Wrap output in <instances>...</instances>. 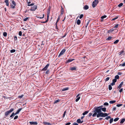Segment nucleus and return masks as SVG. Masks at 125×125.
I'll list each match as a JSON object with an SVG mask.
<instances>
[{
    "label": "nucleus",
    "instance_id": "f257e3e1",
    "mask_svg": "<svg viewBox=\"0 0 125 125\" xmlns=\"http://www.w3.org/2000/svg\"><path fill=\"white\" fill-rule=\"evenodd\" d=\"M101 107H103V106L102 105L100 106L95 107L94 108V110L93 112L94 113L92 115L93 117H94L96 116V115H97V114H99L101 112Z\"/></svg>",
    "mask_w": 125,
    "mask_h": 125
},
{
    "label": "nucleus",
    "instance_id": "f03ea898",
    "mask_svg": "<svg viewBox=\"0 0 125 125\" xmlns=\"http://www.w3.org/2000/svg\"><path fill=\"white\" fill-rule=\"evenodd\" d=\"M109 115V114H107L106 113H103L101 112L100 113L97 114V117H99L100 116L102 117H105Z\"/></svg>",
    "mask_w": 125,
    "mask_h": 125
},
{
    "label": "nucleus",
    "instance_id": "7ed1b4c3",
    "mask_svg": "<svg viewBox=\"0 0 125 125\" xmlns=\"http://www.w3.org/2000/svg\"><path fill=\"white\" fill-rule=\"evenodd\" d=\"M14 110V109L13 108H11L10 110L5 112V116H8L10 113H11Z\"/></svg>",
    "mask_w": 125,
    "mask_h": 125
},
{
    "label": "nucleus",
    "instance_id": "20e7f679",
    "mask_svg": "<svg viewBox=\"0 0 125 125\" xmlns=\"http://www.w3.org/2000/svg\"><path fill=\"white\" fill-rule=\"evenodd\" d=\"M98 0H95L93 2L92 6L94 8L97 5V4L98 3Z\"/></svg>",
    "mask_w": 125,
    "mask_h": 125
},
{
    "label": "nucleus",
    "instance_id": "39448f33",
    "mask_svg": "<svg viewBox=\"0 0 125 125\" xmlns=\"http://www.w3.org/2000/svg\"><path fill=\"white\" fill-rule=\"evenodd\" d=\"M50 64H48L46 65L42 70V71H45L47 69L48 67L49 66Z\"/></svg>",
    "mask_w": 125,
    "mask_h": 125
},
{
    "label": "nucleus",
    "instance_id": "423d86ee",
    "mask_svg": "<svg viewBox=\"0 0 125 125\" xmlns=\"http://www.w3.org/2000/svg\"><path fill=\"white\" fill-rule=\"evenodd\" d=\"M65 51L66 50L65 49H62L59 54L58 56V57H59L60 56L62 55L65 52Z\"/></svg>",
    "mask_w": 125,
    "mask_h": 125
},
{
    "label": "nucleus",
    "instance_id": "0eeeda50",
    "mask_svg": "<svg viewBox=\"0 0 125 125\" xmlns=\"http://www.w3.org/2000/svg\"><path fill=\"white\" fill-rule=\"evenodd\" d=\"M37 9V6L34 5L30 9V10L32 11H34Z\"/></svg>",
    "mask_w": 125,
    "mask_h": 125
},
{
    "label": "nucleus",
    "instance_id": "6e6552de",
    "mask_svg": "<svg viewBox=\"0 0 125 125\" xmlns=\"http://www.w3.org/2000/svg\"><path fill=\"white\" fill-rule=\"evenodd\" d=\"M115 29H114V28H112L111 29H110L109 30H108V33H111L112 32H113L114 30Z\"/></svg>",
    "mask_w": 125,
    "mask_h": 125
},
{
    "label": "nucleus",
    "instance_id": "1a4fd4ad",
    "mask_svg": "<svg viewBox=\"0 0 125 125\" xmlns=\"http://www.w3.org/2000/svg\"><path fill=\"white\" fill-rule=\"evenodd\" d=\"M76 67H71L70 68L69 70L71 71L76 70Z\"/></svg>",
    "mask_w": 125,
    "mask_h": 125
},
{
    "label": "nucleus",
    "instance_id": "9d476101",
    "mask_svg": "<svg viewBox=\"0 0 125 125\" xmlns=\"http://www.w3.org/2000/svg\"><path fill=\"white\" fill-rule=\"evenodd\" d=\"M123 84V82H122L119 85V86L118 87V88H119V89H120L122 87V85Z\"/></svg>",
    "mask_w": 125,
    "mask_h": 125
},
{
    "label": "nucleus",
    "instance_id": "9b49d317",
    "mask_svg": "<svg viewBox=\"0 0 125 125\" xmlns=\"http://www.w3.org/2000/svg\"><path fill=\"white\" fill-rule=\"evenodd\" d=\"M30 123L31 125H37L38 124L37 122H30Z\"/></svg>",
    "mask_w": 125,
    "mask_h": 125
},
{
    "label": "nucleus",
    "instance_id": "f8f14e48",
    "mask_svg": "<svg viewBox=\"0 0 125 125\" xmlns=\"http://www.w3.org/2000/svg\"><path fill=\"white\" fill-rule=\"evenodd\" d=\"M75 60V59H68V60H67V61L66 62L67 63H68L69 62H71L72 61H74Z\"/></svg>",
    "mask_w": 125,
    "mask_h": 125
},
{
    "label": "nucleus",
    "instance_id": "ddd939ff",
    "mask_svg": "<svg viewBox=\"0 0 125 125\" xmlns=\"http://www.w3.org/2000/svg\"><path fill=\"white\" fill-rule=\"evenodd\" d=\"M102 107H101V110L104 112H105L106 110V108L105 107L102 108Z\"/></svg>",
    "mask_w": 125,
    "mask_h": 125
},
{
    "label": "nucleus",
    "instance_id": "4468645a",
    "mask_svg": "<svg viewBox=\"0 0 125 125\" xmlns=\"http://www.w3.org/2000/svg\"><path fill=\"white\" fill-rule=\"evenodd\" d=\"M89 8V7L87 5H85L83 7V9L85 10H87Z\"/></svg>",
    "mask_w": 125,
    "mask_h": 125
},
{
    "label": "nucleus",
    "instance_id": "2eb2a0df",
    "mask_svg": "<svg viewBox=\"0 0 125 125\" xmlns=\"http://www.w3.org/2000/svg\"><path fill=\"white\" fill-rule=\"evenodd\" d=\"M4 2L6 3V5L7 6H8L9 5L8 0H5Z\"/></svg>",
    "mask_w": 125,
    "mask_h": 125
},
{
    "label": "nucleus",
    "instance_id": "dca6fc26",
    "mask_svg": "<svg viewBox=\"0 0 125 125\" xmlns=\"http://www.w3.org/2000/svg\"><path fill=\"white\" fill-rule=\"evenodd\" d=\"M22 109V108H20L16 112L17 114H18L19 112H20L21 111Z\"/></svg>",
    "mask_w": 125,
    "mask_h": 125
},
{
    "label": "nucleus",
    "instance_id": "f3484780",
    "mask_svg": "<svg viewBox=\"0 0 125 125\" xmlns=\"http://www.w3.org/2000/svg\"><path fill=\"white\" fill-rule=\"evenodd\" d=\"M44 17V14H43V15L42 17H41L40 15H37V17L38 18H39L40 19H42V18H43Z\"/></svg>",
    "mask_w": 125,
    "mask_h": 125
},
{
    "label": "nucleus",
    "instance_id": "a211bd4d",
    "mask_svg": "<svg viewBox=\"0 0 125 125\" xmlns=\"http://www.w3.org/2000/svg\"><path fill=\"white\" fill-rule=\"evenodd\" d=\"M77 23L78 25L80 24L81 22V21L80 20H78L77 21Z\"/></svg>",
    "mask_w": 125,
    "mask_h": 125
},
{
    "label": "nucleus",
    "instance_id": "6ab92c4d",
    "mask_svg": "<svg viewBox=\"0 0 125 125\" xmlns=\"http://www.w3.org/2000/svg\"><path fill=\"white\" fill-rule=\"evenodd\" d=\"M125 121V119L123 118L121 120V121H120V123L121 124H123L124 122Z\"/></svg>",
    "mask_w": 125,
    "mask_h": 125
},
{
    "label": "nucleus",
    "instance_id": "aec40b11",
    "mask_svg": "<svg viewBox=\"0 0 125 125\" xmlns=\"http://www.w3.org/2000/svg\"><path fill=\"white\" fill-rule=\"evenodd\" d=\"M116 102V101L115 100L111 101H109V103L111 104H112L115 103Z\"/></svg>",
    "mask_w": 125,
    "mask_h": 125
},
{
    "label": "nucleus",
    "instance_id": "412c9836",
    "mask_svg": "<svg viewBox=\"0 0 125 125\" xmlns=\"http://www.w3.org/2000/svg\"><path fill=\"white\" fill-rule=\"evenodd\" d=\"M44 124H46L48 125H51V124L49 123H48L46 122H43Z\"/></svg>",
    "mask_w": 125,
    "mask_h": 125
},
{
    "label": "nucleus",
    "instance_id": "4be33fe9",
    "mask_svg": "<svg viewBox=\"0 0 125 125\" xmlns=\"http://www.w3.org/2000/svg\"><path fill=\"white\" fill-rule=\"evenodd\" d=\"M112 37L111 36L109 37L107 39H106V40L107 41H109L112 38Z\"/></svg>",
    "mask_w": 125,
    "mask_h": 125
},
{
    "label": "nucleus",
    "instance_id": "5701e85b",
    "mask_svg": "<svg viewBox=\"0 0 125 125\" xmlns=\"http://www.w3.org/2000/svg\"><path fill=\"white\" fill-rule=\"evenodd\" d=\"M88 112V111H86L84 112L83 113V115H85L87 114Z\"/></svg>",
    "mask_w": 125,
    "mask_h": 125
},
{
    "label": "nucleus",
    "instance_id": "b1692460",
    "mask_svg": "<svg viewBox=\"0 0 125 125\" xmlns=\"http://www.w3.org/2000/svg\"><path fill=\"white\" fill-rule=\"evenodd\" d=\"M60 101V100L59 99L55 100L54 101V104H55V103L58 102Z\"/></svg>",
    "mask_w": 125,
    "mask_h": 125
},
{
    "label": "nucleus",
    "instance_id": "393cba45",
    "mask_svg": "<svg viewBox=\"0 0 125 125\" xmlns=\"http://www.w3.org/2000/svg\"><path fill=\"white\" fill-rule=\"evenodd\" d=\"M10 8L13 9H14L15 8V6H16L12 4H10Z\"/></svg>",
    "mask_w": 125,
    "mask_h": 125
},
{
    "label": "nucleus",
    "instance_id": "a878e982",
    "mask_svg": "<svg viewBox=\"0 0 125 125\" xmlns=\"http://www.w3.org/2000/svg\"><path fill=\"white\" fill-rule=\"evenodd\" d=\"M81 120L80 119H78L77 120V122L79 124V123L81 124Z\"/></svg>",
    "mask_w": 125,
    "mask_h": 125
},
{
    "label": "nucleus",
    "instance_id": "bb28decb",
    "mask_svg": "<svg viewBox=\"0 0 125 125\" xmlns=\"http://www.w3.org/2000/svg\"><path fill=\"white\" fill-rule=\"evenodd\" d=\"M3 36L4 37H6L7 35V33L6 32H4L3 33Z\"/></svg>",
    "mask_w": 125,
    "mask_h": 125
},
{
    "label": "nucleus",
    "instance_id": "cd10ccee",
    "mask_svg": "<svg viewBox=\"0 0 125 125\" xmlns=\"http://www.w3.org/2000/svg\"><path fill=\"white\" fill-rule=\"evenodd\" d=\"M69 88H63L62 89V90L63 91H65L68 90Z\"/></svg>",
    "mask_w": 125,
    "mask_h": 125
},
{
    "label": "nucleus",
    "instance_id": "c85d7f7f",
    "mask_svg": "<svg viewBox=\"0 0 125 125\" xmlns=\"http://www.w3.org/2000/svg\"><path fill=\"white\" fill-rule=\"evenodd\" d=\"M50 8L48 9V10L47 12V15H49V14H50Z\"/></svg>",
    "mask_w": 125,
    "mask_h": 125
},
{
    "label": "nucleus",
    "instance_id": "c756f323",
    "mask_svg": "<svg viewBox=\"0 0 125 125\" xmlns=\"http://www.w3.org/2000/svg\"><path fill=\"white\" fill-rule=\"evenodd\" d=\"M119 42V40H117L114 42V44H117V43L118 42Z\"/></svg>",
    "mask_w": 125,
    "mask_h": 125
},
{
    "label": "nucleus",
    "instance_id": "7c9ffc66",
    "mask_svg": "<svg viewBox=\"0 0 125 125\" xmlns=\"http://www.w3.org/2000/svg\"><path fill=\"white\" fill-rule=\"evenodd\" d=\"M112 89V87L111 85H109V90H111Z\"/></svg>",
    "mask_w": 125,
    "mask_h": 125
},
{
    "label": "nucleus",
    "instance_id": "2f4dec72",
    "mask_svg": "<svg viewBox=\"0 0 125 125\" xmlns=\"http://www.w3.org/2000/svg\"><path fill=\"white\" fill-rule=\"evenodd\" d=\"M119 76L118 75H116L115 77V79H119Z\"/></svg>",
    "mask_w": 125,
    "mask_h": 125
},
{
    "label": "nucleus",
    "instance_id": "473e14b6",
    "mask_svg": "<svg viewBox=\"0 0 125 125\" xmlns=\"http://www.w3.org/2000/svg\"><path fill=\"white\" fill-rule=\"evenodd\" d=\"M120 66H125V62H124L122 64H120Z\"/></svg>",
    "mask_w": 125,
    "mask_h": 125
},
{
    "label": "nucleus",
    "instance_id": "72a5a7b5",
    "mask_svg": "<svg viewBox=\"0 0 125 125\" xmlns=\"http://www.w3.org/2000/svg\"><path fill=\"white\" fill-rule=\"evenodd\" d=\"M119 118H118V117L114 119V121L115 122H116V121H118L119 120Z\"/></svg>",
    "mask_w": 125,
    "mask_h": 125
},
{
    "label": "nucleus",
    "instance_id": "f704fd0d",
    "mask_svg": "<svg viewBox=\"0 0 125 125\" xmlns=\"http://www.w3.org/2000/svg\"><path fill=\"white\" fill-rule=\"evenodd\" d=\"M119 25L118 24H116L115 26L113 27V28H117L118 27Z\"/></svg>",
    "mask_w": 125,
    "mask_h": 125
},
{
    "label": "nucleus",
    "instance_id": "c9c22d12",
    "mask_svg": "<svg viewBox=\"0 0 125 125\" xmlns=\"http://www.w3.org/2000/svg\"><path fill=\"white\" fill-rule=\"evenodd\" d=\"M123 5V4L122 3H120L118 5V6L119 7H120L122 6Z\"/></svg>",
    "mask_w": 125,
    "mask_h": 125
},
{
    "label": "nucleus",
    "instance_id": "e433bc0d",
    "mask_svg": "<svg viewBox=\"0 0 125 125\" xmlns=\"http://www.w3.org/2000/svg\"><path fill=\"white\" fill-rule=\"evenodd\" d=\"M113 118H112L110 120L109 123L110 124L111 123H112V122H113Z\"/></svg>",
    "mask_w": 125,
    "mask_h": 125
},
{
    "label": "nucleus",
    "instance_id": "4c0bfd02",
    "mask_svg": "<svg viewBox=\"0 0 125 125\" xmlns=\"http://www.w3.org/2000/svg\"><path fill=\"white\" fill-rule=\"evenodd\" d=\"M111 118L110 116H108L105 118V119L106 120H108L109 118Z\"/></svg>",
    "mask_w": 125,
    "mask_h": 125
},
{
    "label": "nucleus",
    "instance_id": "58836bf2",
    "mask_svg": "<svg viewBox=\"0 0 125 125\" xmlns=\"http://www.w3.org/2000/svg\"><path fill=\"white\" fill-rule=\"evenodd\" d=\"M118 17H119L118 16H116V17H115V18L113 19L112 20V21L114 20H115L116 19H118Z\"/></svg>",
    "mask_w": 125,
    "mask_h": 125
},
{
    "label": "nucleus",
    "instance_id": "ea45409f",
    "mask_svg": "<svg viewBox=\"0 0 125 125\" xmlns=\"http://www.w3.org/2000/svg\"><path fill=\"white\" fill-rule=\"evenodd\" d=\"M80 97H78L75 100V101L76 102H78L79 100V99H80Z\"/></svg>",
    "mask_w": 125,
    "mask_h": 125
},
{
    "label": "nucleus",
    "instance_id": "a19ab883",
    "mask_svg": "<svg viewBox=\"0 0 125 125\" xmlns=\"http://www.w3.org/2000/svg\"><path fill=\"white\" fill-rule=\"evenodd\" d=\"M107 17V16L105 15H104L103 16H102L101 17V18L102 19H103L106 18Z\"/></svg>",
    "mask_w": 125,
    "mask_h": 125
},
{
    "label": "nucleus",
    "instance_id": "79ce46f5",
    "mask_svg": "<svg viewBox=\"0 0 125 125\" xmlns=\"http://www.w3.org/2000/svg\"><path fill=\"white\" fill-rule=\"evenodd\" d=\"M16 51L14 49H12V50H11V51H10V52L11 53H13V52H15Z\"/></svg>",
    "mask_w": 125,
    "mask_h": 125
},
{
    "label": "nucleus",
    "instance_id": "37998d69",
    "mask_svg": "<svg viewBox=\"0 0 125 125\" xmlns=\"http://www.w3.org/2000/svg\"><path fill=\"white\" fill-rule=\"evenodd\" d=\"M12 4L16 6V3L15 2V1L14 0H13L12 1Z\"/></svg>",
    "mask_w": 125,
    "mask_h": 125
},
{
    "label": "nucleus",
    "instance_id": "c03bdc74",
    "mask_svg": "<svg viewBox=\"0 0 125 125\" xmlns=\"http://www.w3.org/2000/svg\"><path fill=\"white\" fill-rule=\"evenodd\" d=\"M24 96V95H22L21 96H18V98H19L21 99Z\"/></svg>",
    "mask_w": 125,
    "mask_h": 125
},
{
    "label": "nucleus",
    "instance_id": "a18cd8bd",
    "mask_svg": "<svg viewBox=\"0 0 125 125\" xmlns=\"http://www.w3.org/2000/svg\"><path fill=\"white\" fill-rule=\"evenodd\" d=\"M109 77H107L106 79L105 80V81L106 82L108 81L109 79Z\"/></svg>",
    "mask_w": 125,
    "mask_h": 125
},
{
    "label": "nucleus",
    "instance_id": "49530a36",
    "mask_svg": "<svg viewBox=\"0 0 125 125\" xmlns=\"http://www.w3.org/2000/svg\"><path fill=\"white\" fill-rule=\"evenodd\" d=\"M122 104H118L116 105L118 107H119L121 106L122 105Z\"/></svg>",
    "mask_w": 125,
    "mask_h": 125
},
{
    "label": "nucleus",
    "instance_id": "de8ad7c7",
    "mask_svg": "<svg viewBox=\"0 0 125 125\" xmlns=\"http://www.w3.org/2000/svg\"><path fill=\"white\" fill-rule=\"evenodd\" d=\"M60 16H59V17H58V19H57L56 22V24L57 23V22H58L60 20Z\"/></svg>",
    "mask_w": 125,
    "mask_h": 125
},
{
    "label": "nucleus",
    "instance_id": "09e8293b",
    "mask_svg": "<svg viewBox=\"0 0 125 125\" xmlns=\"http://www.w3.org/2000/svg\"><path fill=\"white\" fill-rule=\"evenodd\" d=\"M22 32L21 31H20L19 33V35L20 36H21L22 35Z\"/></svg>",
    "mask_w": 125,
    "mask_h": 125
},
{
    "label": "nucleus",
    "instance_id": "8fccbe9b",
    "mask_svg": "<svg viewBox=\"0 0 125 125\" xmlns=\"http://www.w3.org/2000/svg\"><path fill=\"white\" fill-rule=\"evenodd\" d=\"M14 41H16L17 40V36H15L14 37Z\"/></svg>",
    "mask_w": 125,
    "mask_h": 125
},
{
    "label": "nucleus",
    "instance_id": "3c124183",
    "mask_svg": "<svg viewBox=\"0 0 125 125\" xmlns=\"http://www.w3.org/2000/svg\"><path fill=\"white\" fill-rule=\"evenodd\" d=\"M113 82L115 83L117 81V80L115 79H114L113 80Z\"/></svg>",
    "mask_w": 125,
    "mask_h": 125
},
{
    "label": "nucleus",
    "instance_id": "603ef678",
    "mask_svg": "<svg viewBox=\"0 0 125 125\" xmlns=\"http://www.w3.org/2000/svg\"><path fill=\"white\" fill-rule=\"evenodd\" d=\"M83 16V14H81L79 17V18L80 19H82Z\"/></svg>",
    "mask_w": 125,
    "mask_h": 125
},
{
    "label": "nucleus",
    "instance_id": "864d4df0",
    "mask_svg": "<svg viewBox=\"0 0 125 125\" xmlns=\"http://www.w3.org/2000/svg\"><path fill=\"white\" fill-rule=\"evenodd\" d=\"M28 17H27V18H24L23 19V21H26L28 20Z\"/></svg>",
    "mask_w": 125,
    "mask_h": 125
},
{
    "label": "nucleus",
    "instance_id": "5fc2aeb1",
    "mask_svg": "<svg viewBox=\"0 0 125 125\" xmlns=\"http://www.w3.org/2000/svg\"><path fill=\"white\" fill-rule=\"evenodd\" d=\"M49 70H47V71H46L45 73L46 74H48L49 73Z\"/></svg>",
    "mask_w": 125,
    "mask_h": 125
},
{
    "label": "nucleus",
    "instance_id": "6e6d98bb",
    "mask_svg": "<svg viewBox=\"0 0 125 125\" xmlns=\"http://www.w3.org/2000/svg\"><path fill=\"white\" fill-rule=\"evenodd\" d=\"M63 13V9L62 8L61 9V14H62Z\"/></svg>",
    "mask_w": 125,
    "mask_h": 125
},
{
    "label": "nucleus",
    "instance_id": "4d7b16f0",
    "mask_svg": "<svg viewBox=\"0 0 125 125\" xmlns=\"http://www.w3.org/2000/svg\"><path fill=\"white\" fill-rule=\"evenodd\" d=\"M18 118V115H16L15 116L14 118V120H15L16 119H17Z\"/></svg>",
    "mask_w": 125,
    "mask_h": 125
},
{
    "label": "nucleus",
    "instance_id": "13d9d810",
    "mask_svg": "<svg viewBox=\"0 0 125 125\" xmlns=\"http://www.w3.org/2000/svg\"><path fill=\"white\" fill-rule=\"evenodd\" d=\"M104 104L105 105H108V103L107 102H105L104 103Z\"/></svg>",
    "mask_w": 125,
    "mask_h": 125
},
{
    "label": "nucleus",
    "instance_id": "bf43d9fd",
    "mask_svg": "<svg viewBox=\"0 0 125 125\" xmlns=\"http://www.w3.org/2000/svg\"><path fill=\"white\" fill-rule=\"evenodd\" d=\"M115 84V83H114V82H113L110 84V85H112V86H113Z\"/></svg>",
    "mask_w": 125,
    "mask_h": 125
},
{
    "label": "nucleus",
    "instance_id": "052dcab7",
    "mask_svg": "<svg viewBox=\"0 0 125 125\" xmlns=\"http://www.w3.org/2000/svg\"><path fill=\"white\" fill-rule=\"evenodd\" d=\"M34 3H32L31 4H28V6H33V5H34Z\"/></svg>",
    "mask_w": 125,
    "mask_h": 125
},
{
    "label": "nucleus",
    "instance_id": "680f3d73",
    "mask_svg": "<svg viewBox=\"0 0 125 125\" xmlns=\"http://www.w3.org/2000/svg\"><path fill=\"white\" fill-rule=\"evenodd\" d=\"M12 115H13L14 116L17 115V114H16V113H14V112H13L12 113Z\"/></svg>",
    "mask_w": 125,
    "mask_h": 125
},
{
    "label": "nucleus",
    "instance_id": "e2e57ef3",
    "mask_svg": "<svg viewBox=\"0 0 125 125\" xmlns=\"http://www.w3.org/2000/svg\"><path fill=\"white\" fill-rule=\"evenodd\" d=\"M71 123L70 122H68L65 124V125H69L71 124Z\"/></svg>",
    "mask_w": 125,
    "mask_h": 125
},
{
    "label": "nucleus",
    "instance_id": "0e129e2a",
    "mask_svg": "<svg viewBox=\"0 0 125 125\" xmlns=\"http://www.w3.org/2000/svg\"><path fill=\"white\" fill-rule=\"evenodd\" d=\"M47 22V20H46L45 21H42L41 22V23H45Z\"/></svg>",
    "mask_w": 125,
    "mask_h": 125
},
{
    "label": "nucleus",
    "instance_id": "69168bd1",
    "mask_svg": "<svg viewBox=\"0 0 125 125\" xmlns=\"http://www.w3.org/2000/svg\"><path fill=\"white\" fill-rule=\"evenodd\" d=\"M89 22H87V24H85V27H87V25H88V23H89Z\"/></svg>",
    "mask_w": 125,
    "mask_h": 125
},
{
    "label": "nucleus",
    "instance_id": "338daca9",
    "mask_svg": "<svg viewBox=\"0 0 125 125\" xmlns=\"http://www.w3.org/2000/svg\"><path fill=\"white\" fill-rule=\"evenodd\" d=\"M73 125H78V124L76 123H74L73 124Z\"/></svg>",
    "mask_w": 125,
    "mask_h": 125
},
{
    "label": "nucleus",
    "instance_id": "774afa93",
    "mask_svg": "<svg viewBox=\"0 0 125 125\" xmlns=\"http://www.w3.org/2000/svg\"><path fill=\"white\" fill-rule=\"evenodd\" d=\"M123 88H121V89L119 91V92L120 93H121L123 91Z\"/></svg>",
    "mask_w": 125,
    "mask_h": 125
}]
</instances>
